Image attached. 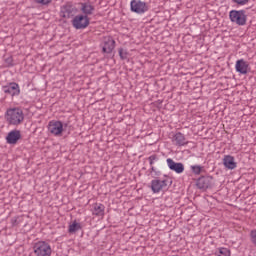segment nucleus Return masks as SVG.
<instances>
[{"label": "nucleus", "mask_w": 256, "mask_h": 256, "mask_svg": "<svg viewBox=\"0 0 256 256\" xmlns=\"http://www.w3.org/2000/svg\"><path fill=\"white\" fill-rule=\"evenodd\" d=\"M5 119L8 125H21L25 121V114L21 108H10L6 111Z\"/></svg>", "instance_id": "nucleus-1"}, {"label": "nucleus", "mask_w": 256, "mask_h": 256, "mask_svg": "<svg viewBox=\"0 0 256 256\" xmlns=\"http://www.w3.org/2000/svg\"><path fill=\"white\" fill-rule=\"evenodd\" d=\"M229 19L231 23H235L240 27L247 25V11L245 10H231L229 12Z\"/></svg>", "instance_id": "nucleus-2"}, {"label": "nucleus", "mask_w": 256, "mask_h": 256, "mask_svg": "<svg viewBox=\"0 0 256 256\" xmlns=\"http://www.w3.org/2000/svg\"><path fill=\"white\" fill-rule=\"evenodd\" d=\"M34 255L36 256H51V245L45 241H40L33 246Z\"/></svg>", "instance_id": "nucleus-3"}, {"label": "nucleus", "mask_w": 256, "mask_h": 256, "mask_svg": "<svg viewBox=\"0 0 256 256\" xmlns=\"http://www.w3.org/2000/svg\"><path fill=\"white\" fill-rule=\"evenodd\" d=\"M91 23V19L89 16L78 14L72 20V25L74 29H87L89 24Z\"/></svg>", "instance_id": "nucleus-4"}, {"label": "nucleus", "mask_w": 256, "mask_h": 256, "mask_svg": "<svg viewBox=\"0 0 256 256\" xmlns=\"http://www.w3.org/2000/svg\"><path fill=\"white\" fill-rule=\"evenodd\" d=\"M130 9L132 13L143 15V13H146V11H149V6H147V3L141 0H132L130 2Z\"/></svg>", "instance_id": "nucleus-5"}, {"label": "nucleus", "mask_w": 256, "mask_h": 256, "mask_svg": "<svg viewBox=\"0 0 256 256\" xmlns=\"http://www.w3.org/2000/svg\"><path fill=\"white\" fill-rule=\"evenodd\" d=\"M213 177L212 176H201L196 181V187L198 189H202L203 191H207V189H211L213 187Z\"/></svg>", "instance_id": "nucleus-6"}, {"label": "nucleus", "mask_w": 256, "mask_h": 256, "mask_svg": "<svg viewBox=\"0 0 256 256\" xmlns=\"http://www.w3.org/2000/svg\"><path fill=\"white\" fill-rule=\"evenodd\" d=\"M173 181L171 180H152L151 181V190L153 193H159L163 191V189H167L172 185Z\"/></svg>", "instance_id": "nucleus-7"}, {"label": "nucleus", "mask_w": 256, "mask_h": 256, "mask_svg": "<svg viewBox=\"0 0 256 256\" xmlns=\"http://www.w3.org/2000/svg\"><path fill=\"white\" fill-rule=\"evenodd\" d=\"M75 13H77V8L69 3L63 5L60 9V17H63V19H71L75 16Z\"/></svg>", "instance_id": "nucleus-8"}, {"label": "nucleus", "mask_w": 256, "mask_h": 256, "mask_svg": "<svg viewBox=\"0 0 256 256\" xmlns=\"http://www.w3.org/2000/svg\"><path fill=\"white\" fill-rule=\"evenodd\" d=\"M235 69L237 73L240 75H247L251 71V67H249V62L244 59H239L236 61Z\"/></svg>", "instance_id": "nucleus-9"}, {"label": "nucleus", "mask_w": 256, "mask_h": 256, "mask_svg": "<svg viewBox=\"0 0 256 256\" xmlns=\"http://www.w3.org/2000/svg\"><path fill=\"white\" fill-rule=\"evenodd\" d=\"M48 131H50L52 133V135L59 137V135H61V133H63V122H61V121L49 122Z\"/></svg>", "instance_id": "nucleus-10"}, {"label": "nucleus", "mask_w": 256, "mask_h": 256, "mask_svg": "<svg viewBox=\"0 0 256 256\" xmlns=\"http://www.w3.org/2000/svg\"><path fill=\"white\" fill-rule=\"evenodd\" d=\"M166 162L170 171H174L178 174H181L183 171H185V165H183L181 162H174V160L171 158H168Z\"/></svg>", "instance_id": "nucleus-11"}, {"label": "nucleus", "mask_w": 256, "mask_h": 256, "mask_svg": "<svg viewBox=\"0 0 256 256\" xmlns=\"http://www.w3.org/2000/svg\"><path fill=\"white\" fill-rule=\"evenodd\" d=\"M3 91L6 95H11V97H15L21 93V89H19V84L12 82L7 86H3Z\"/></svg>", "instance_id": "nucleus-12"}, {"label": "nucleus", "mask_w": 256, "mask_h": 256, "mask_svg": "<svg viewBox=\"0 0 256 256\" xmlns=\"http://www.w3.org/2000/svg\"><path fill=\"white\" fill-rule=\"evenodd\" d=\"M172 142L174 145H176V147H185V145H189V141L185 137V134L181 132L174 134L172 137Z\"/></svg>", "instance_id": "nucleus-13"}, {"label": "nucleus", "mask_w": 256, "mask_h": 256, "mask_svg": "<svg viewBox=\"0 0 256 256\" xmlns=\"http://www.w3.org/2000/svg\"><path fill=\"white\" fill-rule=\"evenodd\" d=\"M21 139V131L12 130L6 136V142L8 145H17V142Z\"/></svg>", "instance_id": "nucleus-14"}, {"label": "nucleus", "mask_w": 256, "mask_h": 256, "mask_svg": "<svg viewBox=\"0 0 256 256\" xmlns=\"http://www.w3.org/2000/svg\"><path fill=\"white\" fill-rule=\"evenodd\" d=\"M113 49H115V40L111 37L105 38L102 53H113Z\"/></svg>", "instance_id": "nucleus-15"}, {"label": "nucleus", "mask_w": 256, "mask_h": 256, "mask_svg": "<svg viewBox=\"0 0 256 256\" xmlns=\"http://www.w3.org/2000/svg\"><path fill=\"white\" fill-rule=\"evenodd\" d=\"M223 165L226 169H230L231 171H233V169L237 168V162L235 161V157L231 155L224 156Z\"/></svg>", "instance_id": "nucleus-16"}, {"label": "nucleus", "mask_w": 256, "mask_h": 256, "mask_svg": "<svg viewBox=\"0 0 256 256\" xmlns=\"http://www.w3.org/2000/svg\"><path fill=\"white\" fill-rule=\"evenodd\" d=\"M80 6V11L83 13L82 15L86 17H89V15H92L95 11V6L91 5L89 2L80 3Z\"/></svg>", "instance_id": "nucleus-17"}, {"label": "nucleus", "mask_w": 256, "mask_h": 256, "mask_svg": "<svg viewBox=\"0 0 256 256\" xmlns=\"http://www.w3.org/2000/svg\"><path fill=\"white\" fill-rule=\"evenodd\" d=\"M92 214L96 217H103L105 215V205L103 204H94Z\"/></svg>", "instance_id": "nucleus-18"}, {"label": "nucleus", "mask_w": 256, "mask_h": 256, "mask_svg": "<svg viewBox=\"0 0 256 256\" xmlns=\"http://www.w3.org/2000/svg\"><path fill=\"white\" fill-rule=\"evenodd\" d=\"M81 229V224L77 221H74L72 224L69 225L68 232L73 234L77 233V231H81Z\"/></svg>", "instance_id": "nucleus-19"}, {"label": "nucleus", "mask_w": 256, "mask_h": 256, "mask_svg": "<svg viewBox=\"0 0 256 256\" xmlns=\"http://www.w3.org/2000/svg\"><path fill=\"white\" fill-rule=\"evenodd\" d=\"M214 255L215 256H231V250L222 247V248H219Z\"/></svg>", "instance_id": "nucleus-20"}, {"label": "nucleus", "mask_w": 256, "mask_h": 256, "mask_svg": "<svg viewBox=\"0 0 256 256\" xmlns=\"http://www.w3.org/2000/svg\"><path fill=\"white\" fill-rule=\"evenodd\" d=\"M191 171L192 173H194V175H201V172L203 171V166H200V165L191 166Z\"/></svg>", "instance_id": "nucleus-21"}, {"label": "nucleus", "mask_w": 256, "mask_h": 256, "mask_svg": "<svg viewBox=\"0 0 256 256\" xmlns=\"http://www.w3.org/2000/svg\"><path fill=\"white\" fill-rule=\"evenodd\" d=\"M118 53L122 61H125V59H127V55H129V53H127V50H124L123 48H119Z\"/></svg>", "instance_id": "nucleus-22"}, {"label": "nucleus", "mask_w": 256, "mask_h": 256, "mask_svg": "<svg viewBox=\"0 0 256 256\" xmlns=\"http://www.w3.org/2000/svg\"><path fill=\"white\" fill-rule=\"evenodd\" d=\"M250 241L256 247V229L250 231Z\"/></svg>", "instance_id": "nucleus-23"}, {"label": "nucleus", "mask_w": 256, "mask_h": 256, "mask_svg": "<svg viewBox=\"0 0 256 256\" xmlns=\"http://www.w3.org/2000/svg\"><path fill=\"white\" fill-rule=\"evenodd\" d=\"M38 5H49L53 0H34Z\"/></svg>", "instance_id": "nucleus-24"}, {"label": "nucleus", "mask_w": 256, "mask_h": 256, "mask_svg": "<svg viewBox=\"0 0 256 256\" xmlns=\"http://www.w3.org/2000/svg\"><path fill=\"white\" fill-rule=\"evenodd\" d=\"M232 3H236V5H247L249 0H232Z\"/></svg>", "instance_id": "nucleus-25"}, {"label": "nucleus", "mask_w": 256, "mask_h": 256, "mask_svg": "<svg viewBox=\"0 0 256 256\" xmlns=\"http://www.w3.org/2000/svg\"><path fill=\"white\" fill-rule=\"evenodd\" d=\"M5 63L7 67H13V57H8L5 59Z\"/></svg>", "instance_id": "nucleus-26"}, {"label": "nucleus", "mask_w": 256, "mask_h": 256, "mask_svg": "<svg viewBox=\"0 0 256 256\" xmlns=\"http://www.w3.org/2000/svg\"><path fill=\"white\" fill-rule=\"evenodd\" d=\"M19 217H14L11 219L12 227H17L19 225Z\"/></svg>", "instance_id": "nucleus-27"}, {"label": "nucleus", "mask_w": 256, "mask_h": 256, "mask_svg": "<svg viewBox=\"0 0 256 256\" xmlns=\"http://www.w3.org/2000/svg\"><path fill=\"white\" fill-rule=\"evenodd\" d=\"M148 161H157V155L153 154L148 158Z\"/></svg>", "instance_id": "nucleus-28"}, {"label": "nucleus", "mask_w": 256, "mask_h": 256, "mask_svg": "<svg viewBox=\"0 0 256 256\" xmlns=\"http://www.w3.org/2000/svg\"><path fill=\"white\" fill-rule=\"evenodd\" d=\"M67 127H71L69 122L63 124V131H67Z\"/></svg>", "instance_id": "nucleus-29"}, {"label": "nucleus", "mask_w": 256, "mask_h": 256, "mask_svg": "<svg viewBox=\"0 0 256 256\" xmlns=\"http://www.w3.org/2000/svg\"><path fill=\"white\" fill-rule=\"evenodd\" d=\"M150 165H153L154 161L153 160H149Z\"/></svg>", "instance_id": "nucleus-30"}, {"label": "nucleus", "mask_w": 256, "mask_h": 256, "mask_svg": "<svg viewBox=\"0 0 256 256\" xmlns=\"http://www.w3.org/2000/svg\"><path fill=\"white\" fill-rule=\"evenodd\" d=\"M151 171H155V167L152 166V167H151Z\"/></svg>", "instance_id": "nucleus-31"}]
</instances>
